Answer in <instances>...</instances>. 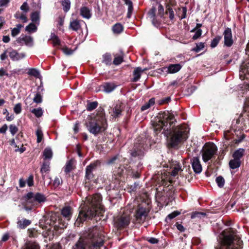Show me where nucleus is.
I'll list each match as a JSON object with an SVG mask.
<instances>
[{
	"label": "nucleus",
	"instance_id": "69168bd1",
	"mask_svg": "<svg viewBox=\"0 0 249 249\" xmlns=\"http://www.w3.org/2000/svg\"><path fill=\"white\" fill-rule=\"evenodd\" d=\"M63 52L66 55H71L73 53V51L68 48H64L62 49Z\"/></svg>",
	"mask_w": 249,
	"mask_h": 249
},
{
	"label": "nucleus",
	"instance_id": "680f3d73",
	"mask_svg": "<svg viewBox=\"0 0 249 249\" xmlns=\"http://www.w3.org/2000/svg\"><path fill=\"white\" fill-rule=\"evenodd\" d=\"M34 102L36 103H40L42 102V97L39 93H36L34 98Z\"/></svg>",
	"mask_w": 249,
	"mask_h": 249
},
{
	"label": "nucleus",
	"instance_id": "f8f14e48",
	"mask_svg": "<svg viewBox=\"0 0 249 249\" xmlns=\"http://www.w3.org/2000/svg\"><path fill=\"white\" fill-rule=\"evenodd\" d=\"M156 9L155 8H152L148 13V17L151 21L152 24L157 27L160 25V21L158 17L156 16Z\"/></svg>",
	"mask_w": 249,
	"mask_h": 249
},
{
	"label": "nucleus",
	"instance_id": "5701e85b",
	"mask_svg": "<svg viewBox=\"0 0 249 249\" xmlns=\"http://www.w3.org/2000/svg\"><path fill=\"white\" fill-rule=\"evenodd\" d=\"M116 86L113 83H106L103 85V90L106 93L112 91L116 88Z\"/></svg>",
	"mask_w": 249,
	"mask_h": 249
},
{
	"label": "nucleus",
	"instance_id": "0eeeda50",
	"mask_svg": "<svg viewBox=\"0 0 249 249\" xmlns=\"http://www.w3.org/2000/svg\"><path fill=\"white\" fill-rule=\"evenodd\" d=\"M145 140L138 138L132 149L130 154L132 157L141 159L143 157L147 145L145 144Z\"/></svg>",
	"mask_w": 249,
	"mask_h": 249
},
{
	"label": "nucleus",
	"instance_id": "13d9d810",
	"mask_svg": "<svg viewBox=\"0 0 249 249\" xmlns=\"http://www.w3.org/2000/svg\"><path fill=\"white\" fill-rule=\"evenodd\" d=\"M195 32V35L193 36L192 38L194 40L197 39L199 38L202 35V30L201 29H197L194 32Z\"/></svg>",
	"mask_w": 249,
	"mask_h": 249
},
{
	"label": "nucleus",
	"instance_id": "6e6d98bb",
	"mask_svg": "<svg viewBox=\"0 0 249 249\" xmlns=\"http://www.w3.org/2000/svg\"><path fill=\"white\" fill-rule=\"evenodd\" d=\"M10 132L11 134L14 136L18 131V127L14 124H11L9 126Z\"/></svg>",
	"mask_w": 249,
	"mask_h": 249
},
{
	"label": "nucleus",
	"instance_id": "20e7f679",
	"mask_svg": "<svg viewBox=\"0 0 249 249\" xmlns=\"http://www.w3.org/2000/svg\"><path fill=\"white\" fill-rule=\"evenodd\" d=\"M87 127L89 132L94 135L104 131L107 128V120L104 113L101 112L91 119L87 124Z\"/></svg>",
	"mask_w": 249,
	"mask_h": 249
},
{
	"label": "nucleus",
	"instance_id": "774afa93",
	"mask_svg": "<svg viewBox=\"0 0 249 249\" xmlns=\"http://www.w3.org/2000/svg\"><path fill=\"white\" fill-rule=\"evenodd\" d=\"M181 11L182 14L181 16V19H183L186 18V12H187V9L186 7H182L181 9H179Z\"/></svg>",
	"mask_w": 249,
	"mask_h": 249
},
{
	"label": "nucleus",
	"instance_id": "864d4df0",
	"mask_svg": "<svg viewBox=\"0 0 249 249\" xmlns=\"http://www.w3.org/2000/svg\"><path fill=\"white\" fill-rule=\"evenodd\" d=\"M20 9L25 14L27 13L29 10V7L27 2H24L20 6Z\"/></svg>",
	"mask_w": 249,
	"mask_h": 249
},
{
	"label": "nucleus",
	"instance_id": "a19ab883",
	"mask_svg": "<svg viewBox=\"0 0 249 249\" xmlns=\"http://www.w3.org/2000/svg\"><path fill=\"white\" fill-rule=\"evenodd\" d=\"M72 161L70 160L66 162L64 167V171L66 174H68L72 170Z\"/></svg>",
	"mask_w": 249,
	"mask_h": 249
},
{
	"label": "nucleus",
	"instance_id": "bb28decb",
	"mask_svg": "<svg viewBox=\"0 0 249 249\" xmlns=\"http://www.w3.org/2000/svg\"><path fill=\"white\" fill-rule=\"evenodd\" d=\"M122 112V108L121 105H116V106L113 108L111 116L114 118H116L121 115Z\"/></svg>",
	"mask_w": 249,
	"mask_h": 249
},
{
	"label": "nucleus",
	"instance_id": "4d7b16f0",
	"mask_svg": "<svg viewBox=\"0 0 249 249\" xmlns=\"http://www.w3.org/2000/svg\"><path fill=\"white\" fill-rule=\"evenodd\" d=\"M220 39V37H219V36L216 37L214 38H213L211 42V47L212 48L215 47L217 45Z\"/></svg>",
	"mask_w": 249,
	"mask_h": 249
},
{
	"label": "nucleus",
	"instance_id": "a878e982",
	"mask_svg": "<svg viewBox=\"0 0 249 249\" xmlns=\"http://www.w3.org/2000/svg\"><path fill=\"white\" fill-rule=\"evenodd\" d=\"M143 71L142 70V69L140 67H138L133 72V75H134V77L133 78V82H137L138 81L140 77H141V73Z\"/></svg>",
	"mask_w": 249,
	"mask_h": 249
},
{
	"label": "nucleus",
	"instance_id": "f03ea898",
	"mask_svg": "<svg viewBox=\"0 0 249 249\" xmlns=\"http://www.w3.org/2000/svg\"><path fill=\"white\" fill-rule=\"evenodd\" d=\"M101 201L102 197L100 194L87 197L83 206L81 205L76 223L82 222L92 218L97 214H101L104 212Z\"/></svg>",
	"mask_w": 249,
	"mask_h": 249
},
{
	"label": "nucleus",
	"instance_id": "c85d7f7f",
	"mask_svg": "<svg viewBox=\"0 0 249 249\" xmlns=\"http://www.w3.org/2000/svg\"><path fill=\"white\" fill-rule=\"evenodd\" d=\"M245 150L243 148H239L236 150L233 154L232 157L234 159L240 160L241 158L243 156Z\"/></svg>",
	"mask_w": 249,
	"mask_h": 249
},
{
	"label": "nucleus",
	"instance_id": "c03bdc74",
	"mask_svg": "<svg viewBox=\"0 0 249 249\" xmlns=\"http://www.w3.org/2000/svg\"><path fill=\"white\" fill-rule=\"evenodd\" d=\"M180 214V212L178 211H174L173 213L169 214L167 216L166 218V221L167 222L168 220H171L176 217V216H177L178 215H179Z\"/></svg>",
	"mask_w": 249,
	"mask_h": 249
},
{
	"label": "nucleus",
	"instance_id": "aec40b11",
	"mask_svg": "<svg viewBox=\"0 0 249 249\" xmlns=\"http://www.w3.org/2000/svg\"><path fill=\"white\" fill-rule=\"evenodd\" d=\"M181 68V66L179 64H170L167 68H163L169 73H175L178 72Z\"/></svg>",
	"mask_w": 249,
	"mask_h": 249
},
{
	"label": "nucleus",
	"instance_id": "f257e3e1",
	"mask_svg": "<svg viewBox=\"0 0 249 249\" xmlns=\"http://www.w3.org/2000/svg\"><path fill=\"white\" fill-rule=\"evenodd\" d=\"M174 121L173 113L165 111L159 113L152 124L156 133L163 130L162 133L167 138L168 145L173 148L177 147L179 144L186 141L189 132V128L185 125L175 127L173 125Z\"/></svg>",
	"mask_w": 249,
	"mask_h": 249
},
{
	"label": "nucleus",
	"instance_id": "ddd939ff",
	"mask_svg": "<svg viewBox=\"0 0 249 249\" xmlns=\"http://www.w3.org/2000/svg\"><path fill=\"white\" fill-rule=\"evenodd\" d=\"M8 53L10 58L13 61H19L26 56L24 53H19L17 50L12 48L9 49Z\"/></svg>",
	"mask_w": 249,
	"mask_h": 249
},
{
	"label": "nucleus",
	"instance_id": "5fc2aeb1",
	"mask_svg": "<svg viewBox=\"0 0 249 249\" xmlns=\"http://www.w3.org/2000/svg\"><path fill=\"white\" fill-rule=\"evenodd\" d=\"M14 111L15 113L17 114H19L21 111V105L20 103L17 104L14 107Z\"/></svg>",
	"mask_w": 249,
	"mask_h": 249
},
{
	"label": "nucleus",
	"instance_id": "6e6552de",
	"mask_svg": "<svg viewBox=\"0 0 249 249\" xmlns=\"http://www.w3.org/2000/svg\"><path fill=\"white\" fill-rule=\"evenodd\" d=\"M217 150V147L213 143H206L201 150L203 160L206 162L211 160L216 154Z\"/></svg>",
	"mask_w": 249,
	"mask_h": 249
},
{
	"label": "nucleus",
	"instance_id": "4be33fe9",
	"mask_svg": "<svg viewBox=\"0 0 249 249\" xmlns=\"http://www.w3.org/2000/svg\"><path fill=\"white\" fill-rule=\"evenodd\" d=\"M80 15L85 18L89 19L91 17V10L89 8L83 6L80 10Z\"/></svg>",
	"mask_w": 249,
	"mask_h": 249
},
{
	"label": "nucleus",
	"instance_id": "2eb2a0df",
	"mask_svg": "<svg viewBox=\"0 0 249 249\" xmlns=\"http://www.w3.org/2000/svg\"><path fill=\"white\" fill-rule=\"evenodd\" d=\"M191 163L195 173L199 174L202 172V167L198 157H193L191 160Z\"/></svg>",
	"mask_w": 249,
	"mask_h": 249
},
{
	"label": "nucleus",
	"instance_id": "e2e57ef3",
	"mask_svg": "<svg viewBox=\"0 0 249 249\" xmlns=\"http://www.w3.org/2000/svg\"><path fill=\"white\" fill-rule=\"evenodd\" d=\"M118 156H115L113 157L112 158H110V159H108L107 161V164L109 165V164L115 163V161L118 160Z\"/></svg>",
	"mask_w": 249,
	"mask_h": 249
},
{
	"label": "nucleus",
	"instance_id": "8fccbe9b",
	"mask_svg": "<svg viewBox=\"0 0 249 249\" xmlns=\"http://www.w3.org/2000/svg\"><path fill=\"white\" fill-rule=\"evenodd\" d=\"M125 3L128 5V14H131L133 11V4L130 0H124Z\"/></svg>",
	"mask_w": 249,
	"mask_h": 249
},
{
	"label": "nucleus",
	"instance_id": "423d86ee",
	"mask_svg": "<svg viewBox=\"0 0 249 249\" xmlns=\"http://www.w3.org/2000/svg\"><path fill=\"white\" fill-rule=\"evenodd\" d=\"M237 239L236 235L232 233L228 235L223 232L222 234V239L220 243L215 248V249H238L235 245V241ZM237 244L240 245V241L238 239Z\"/></svg>",
	"mask_w": 249,
	"mask_h": 249
},
{
	"label": "nucleus",
	"instance_id": "7c9ffc66",
	"mask_svg": "<svg viewBox=\"0 0 249 249\" xmlns=\"http://www.w3.org/2000/svg\"><path fill=\"white\" fill-rule=\"evenodd\" d=\"M23 27V25L18 24L16 25V27L12 29L11 30V35L13 37H15L18 35L20 32L21 28Z\"/></svg>",
	"mask_w": 249,
	"mask_h": 249
},
{
	"label": "nucleus",
	"instance_id": "9d476101",
	"mask_svg": "<svg viewBox=\"0 0 249 249\" xmlns=\"http://www.w3.org/2000/svg\"><path fill=\"white\" fill-rule=\"evenodd\" d=\"M130 218L128 216H121L114 220L115 227L118 229L127 227L130 223Z\"/></svg>",
	"mask_w": 249,
	"mask_h": 249
},
{
	"label": "nucleus",
	"instance_id": "2f4dec72",
	"mask_svg": "<svg viewBox=\"0 0 249 249\" xmlns=\"http://www.w3.org/2000/svg\"><path fill=\"white\" fill-rule=\"evenodd\" d=\"M23 249H40V247L37 243L29 242L26 244Z\"/></svg>",
	"mask_w": 249,
	"mask_h": 249
},
{
	"label": "nucleus",
	"instance_id": "09e8293b",
	"mask_svg": "<svg viewBox=\"0 0 249 249\" xmlns=\"http://www.w3.org/2000/svg\"><path fill=\"white\" fill-rule=\"evenodd\" d=\"M28 74L30 75L34 76L36 77H38L40 75V73L36 69H30L28 71Z\"/></svg>",
	"mask_w": 249,
	"mask_h": 249
},
{
	"label": "nucleus",
	"instance_id": "052dcab7",
	"mask_svg": "<svg viewBox=\"0 0 249 249\" xmlns=\"http://www.w3.org/2000/svg\"><path fill=\"white\" fill-rule=\"evenodd\" d=\"M204 44L202 42H200L196 44V48L194 49L196 52H199L204 48Z\"/></svg>",
	"mask_w": 249,
	"mask_h": 249
},
{
	"label": "nucleus",
	"instance_id": "393cba45",
	"mask_svg": "<svg viewBox=\"0 0 249 249\" xmlns=\"http://www.w3.org/2000/svg\"><path fill=\"white\" fill-rule=\"evenodd\" d=\"M43 157L44 160H51L53 157V151L50 148H46L43 152Z\"/></svg>",
	"mask_w": 249,
	"mask_h": 249
},
{
	"label": "nucleus",
	"instance_id": "c9c22d12",
	"mask_svg": "<svg viewBox=\"0 0 249 249\" xmlns=\"http://www.w3.org/2000/svg\"><path fill=\"white\" fill-rule=\"evenodd\" d=\"M17 224L19 228L24 229L31 224V221L29 220L24 219L23 221H18Z\"/></svg>",
	"mask_w": 249,
	"mask_h": 249
},
{
	"label": "nucleus",
	"instance_id": "39448f33",
	"mask_svg": "<svg viewBox=\"0 0 249 249\" xmlns=\"http://www.w3.org/2000/svg\"><path fill=\"white\" fill-rule=\"evenodd\" d=\"M25 198L27 205L31 204L33 207H30L25 206L24 209L26 211H31L33 208L36 207L39 204L43 203L46 201L45 196L40 193H34L29 192L27 194Z\"/></svg>",
	"mask_w": 249,
	"mask_h": 249
},
{
	"label": "nucleus",
	"instance_id": "f704fd0d",
	"mask_svg": "<svg viewBox=\"0 0 249 249\" xmlns=\"http://www.w3.org/2000/svg\"><path fill=\"white\" fill-rule=\"evenodd\" d=\"M155 104V99L154 98H151L148 102L146 103L144 105H143L141 107L142 111H144L149 108H150L152 106H153Z\"/></svg>",
	"mask_w": 249,
	"mask_h": 249
},
{
	"label": "nucleus",
	"instance_id": "338daca9",
	"mask_svg": "<svg viewBox=\"0 0 249 249\" xmlns=\"http://www.w3.org/2000/svg\"><path fill=\"white\" fill-rule=\"evenodd\" d=\"M33 175H30L28 178L27 180V184L29 186H32L34 184V180H33Z\"/></svg>",
	"mask_w": 249,
	"mask_h": 249
},
{
	"label": "nucleus",
	"instance_id": "e433bc0d",
	"mask_svg": "<svg viewBox=\"0 0 249 249\" xmlns=\"http://www.w3.org/2000/svg\"><path fill=\"white\" fill-rule=\"evenodd\" d=\"M61 4L65 12H67L70 10L71 7V1L70 0H61Z\"/></svg>",
	"mask_w": 249,
	"mask_h": 249
},
{
	"label": "nucleus",
	"instance_id": "72a5a7b5",
	"mask_svg": "<svg viewBox=\"0 0 249 249\" xmlns=\"http://www.w3.org/2000/svg\"><path fill=\"white\" fill-rule=\"evenodd\" d=\"M14 17L17 19H21L23 22H27L28 21L25 13H21L20 12L18 11L16 13Z\"/></svg>",
	"mask_w": 249,
	"mask_h": 249
},
{
	"label": "nucleus",
	"instance_id": "b1692460",
	"mask_svg": "<svg viewBox=\"0 0 249 249\" xmlns=\"http://www.w3.org/2000/svg\"><path fill=\"white\" fill-rule=\"evenodd\" d=\"M61 213L64 217L69 220L71 215V208L69 206H66L63 208L61 211Z\"/></svg>",
	"mask_w": 249,
	"mask_h": 249
},
{
	"label": "nucleus",
	"instance_id": "a211bd4d",
	"mask_svg": "<svg viewBox=\"0 0 249 249\" xmlns=\"http://www.w3.org/2000/svg\"><path fill=\"white\" fill-rule=\"evenodd\" d=\"M38 11H36L33 12L31 15V19L32 22L36 23L37 25L39 24L40 22V9L41 8V4L38 2L37 5Z\"/></svg>",
	"mask_w": 249,
	"mask_h": 249
},
{
	"label": "nucleus",
	"instance_id": "603ef678",
	"mask_svg": "<svg viewBox=\"0 0 249 249\" xmlns=\"http://www.w3.org/2000/svg\"><path fill=\"white\" fill-rule=\"evenodd\" d=\"M166 14H169V18L170 19L172 20L174 18V13L173 9L170 7H167V9L166 11Z\"/></svg>",
	"mask_w": 249,
	"mask_h": 249
},
{
	"label": "nucleus",
	"instance_id": "de8ad7c7",
	"mask_svg": "<svg viewBox=\"0 0 249 249\" xmlns=\"http://www.w3.org/2000/svg\"><path fill=\"white\" fill-rule=\"evenodd\" d=\"M98 103L97 102H90L88 104L87 109L88 111H91L97 107Z\"/></svg>",
	"mask_w": 249,
	"mask_h": 249
},
{
	"label": "nucleus",
	"instance_id": "c756f323",
	"mask_svg": "<svg viewBox=\"0 0 249 249\" xmlns=\"http://www.w3.org/2000/svg\"><path fill=\"white\" fill-rule=\"evenodd\" d=\"M50 171V162L48 161L43 162L41 166L40 172L42 174V177L44 178V173H48Z\"/></svg>",
	"mask_w": 249,
	"mask_h": 249
},
{
	"label": "nucleus",
	"instance_id": "1a4fd4ad",
	"mask_svg": "<svg viewBox=\"0 0 249 249\" xmlns=\"http://www.w3.org/2000/svg\"><path fill=\"white\" fill-rule=\"evenodd\" d=\"M16 41L21 46L25 45L29 47L34 46V38L30 36L22 34L17 38Z\"/></svg>",
	"mask_w": 249,
	"mask_h": 249
},
{
	"label": "nucleus",
	"instance_id": "412c9836",
	"mask_svg": "<svg viewBox=\"0 0 249 249\" xmlns=\"http://www.w3.org/2000/svg\"><path fill=\"white\" fill-rule=\"evenodd\" d=\"M82 22H84L83 20L73 19L70 22V28L73 31H77L81 28V23Z\"/></svg>",
	"mask_w": 249,
	"mask_h": 249
},
{
	"label": "nucleus",
	"instance_id": "37998d69",
	"mask_svg": "<svg viewBox=\"0 0 249 249\" xmlns=\"http://www.w3.org/2000/svg\"><path fill=\"white\" fill-rule=\"evenodd\" d=\"M31 112L37 118L40 117L43 114V110L41 107L34 108L31 110Z\"/></svg>",
	"mask_w": 249,
	"mask_h": 249
},
{
	"label": "nucleus",
	"instance_id": "9b49d317",
	"mask_svg": "<svg viewBox=\"0 0 249 249\" xmlns=\"http://www.w3.org/2000/svg\"><path fill=\"white\" fill-rule=\"evenodd\" d=\"M100 164V162L96 160L87 166L86 168V175L85 178L87 179L90 180L92 179L93 177V172L95 170L97 166Z\"/></svg>",
	"mask_w": 249,
	"mask_h": 249
},
{
	"label": "nucleus",
	"instance_id": "0e129e2a",
	"mask_svg": "<svg viewBox=\"0 0 249 249\" xmlns=\"http://www.w3.org/2000/svg\"><path fill=\"white\" fill-rule=\"evenodd\" d=\"M62 183L61 178L56 177L53 181V185L55 187H58L60 184Z\"/></svg>",
	"mask_w": 249,
	"mask_h": 249
},
{
	"label": "nucleus",
	"instance_id": "473e14b6",
	"mask_svg": "<svg viewBox=\"0 0 249 249\" xmlns=\"http://www.w3.org/2000/svg\"><path fill=\"white\" fill-rule=\"evenodd\" d=\"M36 24L33 22L30 23L25 28V30L28 33H34L37 30V27Z\"/></svg>",
	"mask_w": 249,
	"mask_h": 249
},
{
	"label": "nucleus",
	"instance_id": "7ed1b4c3",
	"mask_svg": "<svg viewBox=\"0 0 249 249\" xmlns=\"http://www.w3.org/2000/svg\"><path fill=\"white\" fill-rule=\"evenodd\" d=\"M105 236L97 227L89 229L73 247L72 249H98L104 244Z\"/></svg>",
	"mask_w": 249,
	"mask_h": 249
},
{
	"label": "nucleus",
	"instance_id": "3c124183",
	"mask_svg": "<svg viewBox=\"0 0 249 249\" xmlns=\"http://www.w3.org/2000/svg\"><path fill=\"white\" fill-rule=\"evenodd\" d=\"M123 60V57L121 55L116 56L114 59L113 63L115 65H118L120 64Z\"/></svg>",
	"mask_w": 249,
	"mask_h": 249
},
{
	"label": "nucleus",
	"instance_id": "79ce46f5",
	"mask_svg": "<svg viewBox=\"0 0 249 249\" xmlns=\"http://www.w3.org/2000/svg\"><path fill=\"white\" fill-rule=\"evenodd\" d=\"M103 62L107 65H110L111 63V56L109 53H106L103 56Z\"/></svg>",
	"mask_w": 249,
	"mask_h": 249
},
{
	"label": "nucleus",
	"instance_id": "a18cd8bd",
	"mask_svg": "<svg viewBox=\"0 0 249 249\" xmlns=\"http://www.w3.org/2000/svg\"><path fill=\"white\" fill-rule=\"evenodd\" d=\"M206 216V213L202 212H194L192 213L191 218L192 219L196 218H201L202 217H204Z\"/></svg>",
	"mask_w": 249,
	"mask_h": 249
},
{
	"label": "nucleus",
	"instance_id": "4c0bfd02",
	"mask_svg": "<svg viewBox=\"0 0 249 249\" xmlns=\"http://www.w3.org/2000/svg\"><path fill=\"white\" fill-rule=\"evenodd\" d=\"M123 30V26L120 23H117L112 27V31L114 33L120 34Z\"/></svg>",
	"mask_w": 249,
	"mask_h": 249
},
{
	"label": "nucleus",
	"instance_id": "49530a36",
	"mask_svg": "<svg viewBox=\"0 0 249 249\" xmlns=\"http://www.w3.org/2000/svg\"><path fill=\"white\" fill-rule=\"evenodd\" d=\"M216 182L219 187H222L225 184V179L222 176H218L216 178Z\"/></svg>",
	"mask_w": 249,
	"mask_h": 249
},
{
	"label": "nucleus",
	"instance_id": "ea45409f",
	"mask_svg": "<svg viewBox=\"0 0 249 249\" xmlns=\"http://www.w3.org/2000/svg\"><path fill=\"white\" fill-rule=\"evenodd\" d=\"M36 134L37 137L36 142L37 143H39L41 142L43 137V132L40 127H38L36 132Z\"/></svg>",
	"mask_w": 249,
	"mask_h": 249
},
{
	"label": "nucleus",
	"instance_id": "58836bf2",
	"mask_svg": "<svg viewBox=\"0 0 249 249\" xmlns=\"http://www.w3.org/2000/svg\"><path fill=\"white\" fill-rule=\"evenodd\" d=\"M50 39L52 40L54 46L59 45L60 44V39L54 33H51Z\"/></svg>",
	"mask_w": 249,
	"mask_h": 249
},
{
	"label": "nucleus",
	"instance_id": "cd10ccee",
	"mask_svg": "<svg viewBox=\"0 0 249 249\" xmlns=\"http://www.w3.org/2000/svg\"><path fill=\"white\" fill-rule=\"evenodd\" d=\"M240 160H237L234 158L233 159L231 160L229 162V166L230 168L232 169L239 168L240 166Z\"/></svg>",
	"mask_w": 249,
	"mask_h": 249
},
{
	"label": "nucleus",
	"instance_id": "f3484780",
	"mask_svg": "<svg viewBox=\"0 0 249 249\" xmlns=\"http://www.w3.org/2000/svg\"><path fill=\"white\" fill-rule=\"evenodd\" d=\"M224 44L228 47H231L233 44L231 30L230 28H227L224 32Z\"/></svg>",
	"mask_w": 249,
	"mask_h": 249
},
{
	"label": "nucleus",
	"instance_id": "dca6fc26",
	"mask_svg": "<svg viewBox=\"0 0 249 249\" xmlns=\"http://www.w3.org/2000/svg\"><path fill=\"white\" fill-rule=\"evenodd\" d=\"M249 76V63H243L240 67L239 76L241 80L248 79Z\"/></svg>",
	"mask_w": 249,
	"mask_h": 249
},
{
	"label": "nucleus",
	"instance_id": "bf43d9fd",
	"mask_svg": "<svg viewBox=\"0 0 249 249\" xmlns=\"http://www.w3.org/2000/svg\"><path fill=\"white\" fill-rule=\"evenodd\" d=\"M164 8L161 5H159L158 6V18H161L163 16Z\"/></svg>",
	"mask_w": 249,
	"mask_h": 249
},
{
	"label": "nucleus",
	"instance_id": "4468645a",
	"mask_svg": "<svg viewBox=\"0 0 249 249\" xmlns=\"http://www.w3.org/2000/svg\"><path fill=\"white\" fill-rule=\"evenodd\" d=\"M148 212L145 208L140 207L137 211L135 214V217L137 221L139 222L143 221L145 220Z\"/></svg>",
	"mask_w": 249,
	"mask_h": 249
},
{
	"label": "nucleus",
	"instance_id": "6ab92c4d",
	"mask_svg": "<svg viewBox=\"0 0 249 249\" xmlns=\"http://www.w3.org/2000/svg\"><path fill=\"white\" fill-rule=\"evenodd\" d=\"M170 168L172 169L171 175L173 177L176 176L178 174V172L181 170V166L177 161L173 162Z\"/></svg>",
	"mask_w": 249,
	"mask_h": 249
}]
</instances>
